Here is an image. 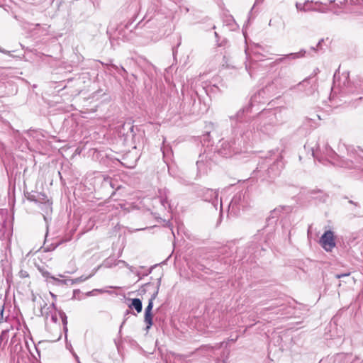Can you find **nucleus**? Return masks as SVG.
<instances>
[{"instance_id": "obj_1", "label": "nucleus", "mask_w": 363, "mask_h": 363, "mask_svg": "<svg viewBox=\"0 0 363 363\" xmlns=\"http://www.w3.org/2000/svg\"><path fill=\"white\" fill-rule=\"evenodd\" d=\"M247 202L245 200V193L238 192L232 199L228 206V213L237 216L243 209Z\"/></svg>"}, {"instance_id": "obj_2", "label": "nucleus", "mask_w": 363, "mask_h": 363, "mask_svg": "<svg viewBox=\"0 0 363 363\" xmlns=\"http://www.w3.org/2000/svg\"><path fill=\"white\" fill-rule=\"evenodd\" d=\"M235 142L233 138H222L218 140L214 151L223 157L230 156Z\"/></svg>"}, {"instance_id": "obj_3", "label": "nucleus", "mask_w": 363, "mask_h": 363, "mask_svg": "<svg viewBox=\"0 0 363 363\" xmlns=\"http://www.w3.org/2000/svg\"><path fill=\"white\" fill-rule=\"evenodd\" d=\"M26 198L28 201L43 205L46 213L52 211V202L50 201L45 194L38 191H31L27 193Z\"/></svg>"}, {"instance_id": "obj_4", "label": "nucleus", "mask_w": 363, "mask_h": 363, "mask_svg": "<svg viewBox=\"0 0 363 363\" xmlns=\"http://www.w3.org/2000/svg\"><path fill=\"white\" fill-rule=\"evenodd\" d=\"M320 245L327 252H331L335 247V236L332 230H327L320 238Z\"/></svg>"}, {"instance_id": "obj_5", "label": "nucleus", "mask_w": 363, "mask_h": 363, "mask_svg": "<svg viewBox=\"0 0 363 363\" xmlns=\"http://www.w3.org/2000/svg\"><path fill=\"white\" fill-rule=\"evenodd\" d=\"M201 197L205 201L211 203L216 209L218 206V191L212 189H205L201 191Z\"/></svg>"}, {"instance_id": "obj_6", "label": "nucleus", "mask_w": 363, "mask_h": 363, "mask_svg": "<svg viewBox=\"0 0 363 363\" xmlns=\"http://www.w3.org/2000/svg\"><path fill=\"white\" fill-rule=\"evenodd\" d=\"M283 167L284 163L281 158H277L268 169L269 177L272 179L279 175Z\"/></svg>"}, {"instance_id": "obj_7", "label": "nucleus", "mask_w": 363, "mask_h": 363, "mask_svg": "<svg viewBox=\"0 0 363 363\" xmlns=\"http://www.w3.org/2000/svg\"><path fill=\"white\" fill-rule=\"evenodd\" d=\"M304 148L311 152V155L313 157H317V153L320 150L318 143L316 138H310L309 140L306 143Z\"/></svg>"}, {"instance_id": "obj_8", "label": "nucleus", "mask_w": 363, "mask_h": 363, "mask_svg": "<svg viewBox=\"0 0 363 363\" xmlns=\"http://www.w3.org/2000/svg\"><path fill=\"white\" fill-rule=\"evenodd\" d=\"M311 3H310L309 1H306L303 4L301 3H296V7L297 10L301 11H319V12H325V10H321L318 8H309V5H311Z\"/></svg>"}, {"instance_id": "obj_9", "label": "nucleus", "mask_w": 363, "mask_h": 363, "mask_svg": "<svg viewBox=\"0 0 363 363\" xmlns=\"http://www.w3.org/2000/svg\"><path fill=\"white\" fill-rule=\"evenodd\" d=\"M160 282H161V279L160 278L157 281V289L156 291L152 294V295L151 296V298H150L149 300V303H148V305L145 308V313H151L152 311V307H153V301L156 298L157 294H158V291H159V287L160 286Z\"/></svg>"}, {"instance_id": "obj_10", "label": "nucleus", "mask_w": 363, "mask_h": 363, "mask_svg": "<svg viewBox=\"0 0 363 363\" xmlns=\"http://www.w3.org/2000/svg\"><path fill=\"white\" fill-rule=\"evenodd\" d=\"M98 269H99V267H97L96 269H94L92 272L89 276H81L76 279L66 280L67 284L68 282H70L71 284H75L83 282V281L87 280L88 279L91 278V277H93L95 274V273L96 272V271L98 270Z\"/></svg>"}, {"instance_id": "obj_11", "label": "nucleus", "mask_w": 363, "mask_h": 363, "mask_svg": "<svg viewBox=\"0 0 363 363\" xmlns=\"http://www.w3.org/2000/svg\"><path fill=\"white\" fill-rule=\"evenodd\" d=\"M40 272L41 274L43 275V277L46 278V279H52L54 281H57V282H58L60 284H67V281L66 280L59 279H57V278L51 276L50 272H48L45 269H40Z\"/></svg>"}, {"instance_id": "obj_12", "label": "nucleus", "mask_w": 363, "mask_h": 363, "mask_svg": "<svg viewBox=\"0 0 363 363\" xmlns=\"http://www.w3.org/2000/svg\"><path fill=\"white\" fill-rule=\"evenodd\" d=\"M159 197L160 198L161 204L165 208L167 201V191L166 189L159 190Z\"/></svg>"}, {"instance_id": "obj_13", "label": "nucleus", "mask_w": 363, "mask_h": 363, "mask_svg": "<svg viewBox=\"0 0 363 363\" xmlns=\"http://www.w3.org/2000/svg\"><path fill=\"white\" fill-rule=\"evenodd\" d=\"M306 52V50H300L298 52L290 53V54L286 55L284 56V57L285 58H288L289 60H295V59H298V58H301V57H304Z\"/></svg>"}, {"instance_id": "obj_14", "label": "nucleus", "mask_w": 363, "mask_h": 363, "mask_svg": "<svg viewBox=\"0 0 363 363\" xmlns=\"http://www.w3.org/2000/svg\"><path fill=\"white\" fill-rule=\"evenodd\" d=\"M130 307L134 308L138 313H140L143 309L142 301L139 298H133Z\"/></svg>"}, {"instance_id": "obj_15", "label": "nucleus", "mask_w": 363, "mask_h": 363, "mask_svg": "<svg viewBox=\"0 0 363 363\" xmlns=\"http://www.w3.org/2000/svg\"><path fill=\"white\" fill-rule=\"evenodd\" d=\"M145 322L147 324L146 330H148L152 325V315L151 313H145Z\"/></svg>"}, {"instance_id": "obj_16", "label": "nucleus", "mask_w": 363, "mask_h": 363, "mask_svg": "<svg viewBox=\"0 0 363 363\" xmlns=\"http://www.w3.org/2000/svg\"><path fill=\"white\" fill-rule=\"evenodd\" d=\"M50 308L55 309V304L52 303L48 308H45V306L42 307L41 308V313L43 315L45 316L46 319H48V313L45 311V310H50Z\"/></svg>"}, {"instance_id": "obj_17", "label": "nucleus", "mask_w": 363, "mask_h": 363, "mask_svg": "<svg viewBox=\"0 0 363 363\" xmlns=\"http://www.w3.org/2000/svg\"><path fill=\"white\" fill-rule=\"evenodd\" d=\"M310 3H311V4L309 5V8H318V9H320L321 10H323L320 7L323 5L322 3L318 2V1H316V2L310 1Z\"/></svg>"}, {"instance_id": "obj_18", "label": "nucleus", "mask_w": 363, "mask_h": 363, "mask_svg": "<svg viewBox=\"0 0 363 363\" xmlns=\"http://www.w3.org/2000/svg\"><path fill=\"white\" fill-rule=\"evenodd\" d=\"M18 274L21 278H26L29 276L28 273L25 270H21Z\"/></svg>"}, {"instance_id": "obj_19", "label": "nucleus", "mask_w": 363, "mask_h": 363, "mask_svg": "<svg viewBox=\"0 0 363 363\" xmlns=\"http://www.w3.org/2000/svg\"><path fill=\"white\" fill-rule=\"evenodd\" d=\"M60 316L62 318L63 324L65 325H67V316H66L65 313H63V312H60Z\"/></svg>"}, {"instance_id": "obj_20", "label": "nucleus", "mask_w": 363, "mask_h": 363, "mask_svg": "<svg viewBox=\"0 0 363 363\" xmlns=\"http://www.w3.org/2000/svg\"><path fill=\"white\" fill-rule=\"evenodd\" d=\"M350 363H363V361L359 357H355Z\"/></svg>"}, {"instance_id": "obj_21", "label": "nucleus", "mask_w": 363, "mask_h": 363, "mask_svg": "<svg viewBox=\"0 0 363 363\" xmlns=\"http://www.w3.org/2000/svg\"><path fill=\"white\" fill-rule=\"evenodd\" d=\"M123 264V265L124 267H128V268H130L129 264H128L126 262H125V261H123V260H118L116 264V265H118V264Z\"/></svg>"}, {"instance_id": "obj_22", "label": "nucleus", "mask_w": 363, "mask_h": 363, "mask_svg": "<svg viewBox=\"0 0 363 363\" xmlns=\"http://www.w3.org/2000/svg\"><path fill=\"white\" fill-rule=\"evenodd\" d=\"M50 319H51V320L53 323H57V315L55 313V314H52L51 316H50Z\"/></svg>"}, {"instance_id": "obj_23", "label": "nucleus", "mask_w": 363, "mask_h": 363, "mask_svg": "<svg viewBox=\"0 0 363 363\" xmlns=\"http://www.w3.org/2000/svg\"><path fill=\"white\" fill-rule=\"evenodd\" d=\"M348 275H349V274H340L335 275V277L337 279H340V278H342L343 277H346V276H348Z\"/></svg>"}, {"instance_id": "obj_24", "label": "nucleus", "mask_w": 363, "mask_h": 363, "mask_svg": "<svg viewBox=\"0 0 363 363\" xmlns=\"http://www.w3.org/2000/svg\"><path fill=\"white\" fill-rule=\"evenodd\" d=\"M342 357H345L347 358V357H349V355L348 354H338L337 357V358H341Z\"/></svg>"}, {"instance_id": "obj_25", "label": "nucleus", "mask_w": 363, "mask_h": 363, "mask_svg": "<svg viewBox=\"0 0 363 363\" xmlns=\"http://www.w3.org/2000/svg\"><path fill=\"white\" fill-rule=\"evenodd\" d=\"M0 52L4 53V54H9V51H7V50H6L4 49H2L1 47H0Z\"/></svg>"}, {"instance_id": "obj_26", "label": "nucleus", "mask_w": 363, "mask_h": 363, "mask_svg": "<svg viewBox=\"0 0 363 363\" xmlns=\"http://www.w3.org/2000/svg\"><path fill=\"white\" fill-rule=\"evenodd\" d=\"M125 165L127 167H128V168H132V167H135V162H133L132 163V164H130V165H126V164H125Z\"/></svg>"}, {"instance_id": "obj_27", "label": "nucleus", "mask_w": 363, "mask_h": 363, "mask_svg": "<svg viewBox=\"0 0 363 363\" xmlns=\"http://www.w3.org/2000/svg\"><path fill=\"white\" fill-rule=\"evenodd\" d=\"M323 41V39H321L318 43V47L320 45V44H322V42Z\"/></svg>"}, {"instance_id": "obj_28", "label": "nucleus", "mask_w": 363, "mask_h": 363, "mask_svg": "<svg viewBox=\"0 0 363 363\" xmlns=\"http://www.w3.org/2000/svg\"><path fill=\"white\" fill-rule=\"evenodd\" d=\"M210 142V140L208 139V138H207L206 140H204L203 143H209Z\"/></svg>"}, {"instance_id": "obj_29", "label": "nucleus", "mask_w": 363, "mask_h": 363, "mask_svg": "<svg viewBox=\"0 0 363 363\" xmlns=\"http://www.w3.org/2000/svg\"><path fill=\"white\" fill-rule=\"evenodd\" d=\"M311 227L310 226L308 230V235H309Z\"/></svg>"}, {"instance_id": "obj_30", "label": "nucleus", "mask_w": 363, "mask_h": 363, "mask_svg": "<svg viewBox=\"0 0 363 363\" xmlns=\"http://www.w3.org/2000/svg\"><path fill=\"white\" fill-rule=\"evenodd\" d=\"M315 116L317 117L318 119H319V120L320 119V117L319 115H316Z\"/></svg>"}, {"instance_id": "obj_31", "label": "nucleus", "mask_w": 363, "mask_h": 363, "mask_svg": "<svg viewBox=\"0 0 363 363\" xmlns=\"http://www.w3.org/2000/svg\"><path fill=\"white\" fill-rule=\"evenodd\" d=\"M220 208H222V201L221 200L220 201Z\"/></svg>"}, {"instance_id": "obj_32", "label": "nucleus", "mask_w": 363, "mask_h": 363, "mask_svg": "<svg viewBox=\"0 0 363 363\" xmlns=\"http://www.w3.org/2000/svg\"><path fill=\"white\" fill-rule=\"evenodd\" d=\"M43 218H44L45 220L46 221L47 220L46 216H43Z\"/></svg>"}, {"instance_id": "obj_33", "label": "nucleus", "mask_w": 363, "mask_h": 363, "mask_svg": "<svg viewBox=\"0 0 363 363\" xmlns=\"http://www.w3.org/2000/svg\"><path fill=\"white\" fill-rule=\"evenodd\" d=\"M93 291H89V295H91L92 294Z\"/></svg>"}, {"instance_id": "obj_34", "label": "nucleus", "mask_w": 363, "mask_h": 363, "mask_svg": "<svg viewBox=\"0 0 363 363\" xmlns=\"http://www.w3.org/2000/svg\"><path fill=\"white\" fill-rule=\"evenodd\" d=\"M281 60H282V59H279V60H278L277 61H278V62H281Z\"/></svg>"}]
</instances>
